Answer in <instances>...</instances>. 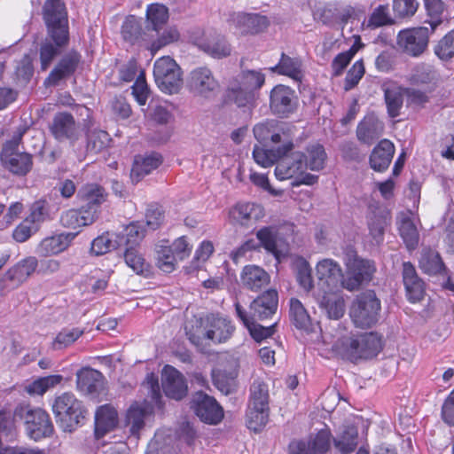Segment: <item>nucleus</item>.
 <instances>
[{"label":"nucleus","mask_w":454,"mask_h":454,"mask_svg":"<svg viewBox=\"0 0 454 454\" xmlns=\"http://www.w3.org/2000/svg\"><path fill=\"white\" fill-rule=\"evenodd\" d=\"M264 82L265 75L261 71L243 69L230 82L226 98L239 107L251 106L256 99V91Z\"/></svg>","instance_id":"obj_1"},{"label":"nucleus","mask_w":454,"mask_h":454,"mask_svg":"<svg viewBox=\"0 0 454 454\" xmlns=\"http://www.w3.org/2000/svg\"><path fill=\"white\" fill-rule=\"evenodd\" d=\"M51 410L57 425L64 431L72 433L82 424L87 411L81 400L72 392H64L53 399Z\"/></svg>","instance_id":"obj_2"},{"label":"nucleus","mask_w":454,"mask_h":454,"mask_svg":"<svg viewBox=\"0 0 454 454\" xmlns=\"http://www.w3.org/2000/svg\"><path fill=\"white\" fill-rule=\"evenodd\" d=\"M340 355L351 362L371 359L382 348L380 337L375 333H365L355 337L344 338L338 347Z\"/></svg>","instance_id":"obj_3"},{"label":"nucleus","mask_w":454,"mask_h":454,"mask_svg":"<svg viewBox=\"0 0 454 454\" xmlns=\"http://www.w3.org/2000/svg\"><path fill=\"white\" fill-rule=\"evenodd\" d=\"M381 303L374 291L368 290L356 296L350 308V317L356 326L370 328L380 317Z\"/></svg>","instance_id":"obj_4"},{"label":"nucleus","mask_w":454,"mask_h":454,"mask_svg":"<svg viewBox=\"0 0 454 454\" xmlns=\"http://www.w3.org/2000/svg\"><path fill=\"white\" fill-rule=\"evenodd\" d=\"M14 416L24 420L27 435L38 441L50 437L54 431L49 414L41 408L29 405H20L15 409Z\"/></svg>","instance_id":"obj_5"},{"label":"nucleus","mask_w":454,"mask_h":454,"mask_svg":"<svg viewBox=\"0 0 454 454\" xmlns=\"http://www.w3.org/2000/svg\"><path fill=\"white\" fill-rule=\"evenodd\" d=\"M153 76L156 84L164 92L176 93L183 84L182 70L169 56H163L155 61Z\"/></svg>","instance_id":"obj_6"},{"label":"nucleus","mask_w":454,"mask_h":454,"mask_svg":"<svg viewBox=\"0 0 454 454\" xmlns=\"http://www.w3.org/2000/svg\"><path fill=\"white\" fill-rule=\"evenodd\" d=\"M190 92L202 98H211L220 89V83L207 67L192 69L187 78L186 84Z\"/></svg>","instance_id":"obj_7"},{"label":"nucleus","mask_w":454,"mask_h":454,"mask_svg":"<svg viewBox=\"0 0 454 454\" xmlns=\"http://www.w3.org/2000/svg\"><path fill=\"white\" fill-rule=\"evenodd\" d=\"M347 272L345 278L342 279V288L348 291L358 290L364 283L372 280L375 272V266L372 262L358 258L354 255L346 262Z\"/></svg>","instance_id":"obj_8"},{"label":"nucleus","mask_w":454,"mask_h":454,"mask_svg":"<svg viewBox=\"0 0 454 454\" xmlns=\"http://www.w3.org/2000/svg\"><path fill=\"white\" fill-rule=\"evenodd\" d=\"M38 261L35 256H28L17 262L0 279V294L4 295L18 288L36 270Z\"/></svg>","instance_id":"obj_9"},{"label":"nucleus","mask_w":454,"mask_h":454,"mask_svg":"<svg viewBox=\"0 0 454 454\" xmlns=\"http://www.w3.org/2000/svg\"><path fill=\"white\" fill-rule=\"evenodd\" d=\"M43 16L47 33L69 35L67 14L61 0H46L43 8Z\"/></svg>","instance_id":"obj_10"},{"label":"nucleus","mask_w":454,"mask_h":454,"mask_svg":"<svg viewBox=\"0 0 454 454\" xmlns=\"http://www.w3.org/2000/svg\"><path fill=\"white\" fill-rule=\"evenodd\" d=\"M429 33L426 26L402 30L398 34L397 43L403 51L416 57L426 50Z\"/></svg>","instance_id":"obj_11"},{"label":"nucleus","mask_w":454,"mask_h":454,"mask_svg":"<svg viewBox=\"0 0 454 454\" xmlns=\"http://www.w3.org/2000/svg\"><path fill=\"white\" fill-rule=\"evenodd\" d=\"M193 43L214 59H221L231 54V44L223 35L215 31L203 33L200 37L194 38Z\"/></svg>","instance_id":"obj_12"},{"label":"nucleus","mask_w":454,"mask_h":454,"mask_svg":"<svg viewBox=\"0 0 454 454\" xmlns=\"http://www.w3.org/2000/svg\"><path fill=\"white\" fill-rule=\"evenodd\" d=\"M193 407L196 415L207 424L216 425L223 419V408L216 400L201 391L194 395Z\"/></svg>","instance_id":"obj_13"},{"label":"nucleus","mask_w":454,"mask_h":454,"mask_svg":"<svg viewBox=\"0 0 454 454\" xmlns=\"http://www.w3.org/2000/svg\"><path fill=\"white\" fill-rule=\"evenodd\" d=\"M69 35L47 33L39 48L41 69L46 71L68 44Z\"/></svg>","instance_id":"obj_14"},{"label":"nucleus","mask_w":454,"mask_h":454,"mask_svg":"<svg viewBox=\"0 0 454 454\" xmlns=\"http://www.w3.org/2000/svg\"><path fill=\"white\" fill-rule=\"evenodd\" d=\"M306 171V154L301 152L286 153L279 158L275 168V176L278 180L299 177Z\"/></svg>","instance_id":"obj_15"},{"label":"nucleus","mask_w":454,"mask_h":454,"mask_svg":"<svg viewBox=\"0 0 454 454\" xmlns=\"http://www.w3.org/2000/svg\"><path fill=\"white\" fill-rule=\"evenodd\" d=\"M270 108L279 117H288L296 108L294 91L285 85L275 86L270 97Z\"/></svg>","instance_id":"obj_16"},{"label":"nucleus","mask_w":454,"mask_h":454,"mask_svg":"<svg viewBox=\"0 0 454 454\" xmlns=\"http://www.w3.org/2000/svg\"><path fill=\"white\" fill-rule=\"evenodd\" d=\"M319 285H325L327 290L339 291L342 288V273L340 264L333 259L326 258L319 261L316 266Z\"/></svg>","instance_id":"obj_17"},{"label":"nucleus","mask_w":454,"mask_h":454,"mask_svg":"<svg viewBox=\"0 0 454 454\" xmlns=\"http://www.w3.org/2000/svg\"><path fill=\"white\" fill-rule=\"evenodd\" d=\"M162 387L166 395L175 400L186 396L188 386L184 375L171 365H165L161 375Z\"/></svg>","instance_id":"obj_18"},{"label":"nucleus","mask_w":454,"mask_h":454,"mask_svg":"<svg viewBox=\"0 0 454 454\" xmlns=\"http://www.w3.org/2000/svg\"><path fill=\"white\" fill-rule=\"evenodd\" d=\"M50 130L54 138L59 142L66 140L74 142L79 137V129L74 118L71 114L67 112L55 114L50 125Z\"/></svg>","instance_id":"obj_19"},{"label":"nucleus","mask_w":454,"mask_h":454,"mask_svg":"<svg viewBox=\"0 0 454 454\" xmlns=\"http://www.w3.org/2000/svg\"><path fill=\"white\" fill-rule=\"evenodd\" d=\"M253 131L254 137L261 144H268L270 141L275 145H285L286 140L292 141L289 134L285 131L284 126L276 120L260 122L254 127Z\"/></svg>","instance_id":"obj_20"},{"label":"nucleus","mask_w":454,"mask_h":454,"mask_svg":"<svg viewBox=\"0 0 454 454\" xmlns=\"http://www.w3.org/2000/svg\"><path fill=\"white\" fill-rule=\"evenodd\" d=\"M81 61V55L76 51L66 53L51 71L44 83L49 86H56L63 79H66L76 71Z\"/></svg>","instance_id":"obj_21"},{"label":"nucleus","mask_w":454,"mask_h":454,"mask_svg":"<svg viewBox=\"0 0 454 454\" xmlns=\"http://www.w3.org/2000/svg\"><path fill=\"white\" fill-rule=\"evenodd\" d=\"M229 22L241 34H257L266 29L270 21L266 16L258 13H232Z\"/></svg>","instance_id":"obj_22"},{"label":"nucleus","mask_w":454,"mask_h":454,"mask_svg":"<svg viewBox=\"0 0 454 454\" xmlns=\"http://www.w3.org/2000/svg\"><path fill=\"white\" fill-rule=\"evenodd\" d=\"M278 305V292L275 289H268L250 303L248 316L258 320L269 318L276 313Z\"/></svg>","instance_id":"obj_23"},{"label":"nucleus","mask_w":454,"mask_h":454,"mask_svg":"<svg viewBox=\"0 0 454 454\" xmlns=\"http://www.w3.org/2000/svg\"><path fill=\"white\" fill-rule=\"evenodd\" d=\"M76 387L83 395L96 396L104 388V376L97 370L82 368L76 373Z\"/></svg>","instance_id":"obj_24"},{"label":"nucleus","mask_w":454,"mask_h":454,"mask_svg":"<svg viewBox=\"0 0 454 454\" xmlns=\"http://www.w3.org/2000/svg\"><path fill=\"white\" fill-rule=\"evenodd\" d=\"M402 275L408 300L413 303L422 300L425 294V283L419 277L411 262H404L403 263Z\"/></svg>","instance_id":"obj_25"},{"label":"nucleus","mask_w":454,"mask_h":454,"mask_svg":"<svg viewBox=\"0 0 454 454\" xmlns=\"http://www.w3.org/2000/svg\"><path fill=\"white\" fill-rule=\"evenodd\" d=\"M0 159L6 169L16 176H24L33 168V157L25 152L1 153Z\"/></svg>","instance_id":"obj_26"},{"label":"nucleus","mask_w":454,"mask_h":454,"mask_svg":"<svg viewBox=\"0 0 454 454\" xmlns=\"http://www.w3.org/2000/svg\"><path fill=\"white\" fill-rule=\"evenodd\" d=\"M384 132V123L373 114H367L356 128L357 139L367 145H372Z\"/></svg>","instance_id":"obj_27"},{"label":"nucleus","mask_w":454,"mask_h":454,"mask_svg":"<svg viewBox=\"0 0 454 454\" xmlns=\"http://www.w3.org/2000/svg\"><path fill=\"white\" fill-rule=\"evenodd\" d=\"M270 282V274L257 265H247L240 273L241 286L251 291L259 292Z\"/></svg>","instance_id":"obj_28"},{"label":"nucleus","mask_w":454,"mask_h":454,"mask_svg":"<svg viewBox=\"0 0 454 454\" xmlns=\"http://www.w3.org/2000/svg\"><path fill=\"white\" fill-rule=\"evenodd\" d=\"M161 163L162 156L158 153L135 156L130 171L132 182H140L145 176L158 168Z\"/></svg>","instance_id":"obj_29"},{"label":"nucleus","mask_w":454,"mask_h":454,"mask_svg":"<svg viewBox=\"0 0 454 454\" xmlns=\"http://www.w3.org/2000/svg\"><path fill=\"white\" fill-rule=\"evenodd\" d=\"M234 306L238 317L248 329L251 336L255 341L261 342L264 339L271 337L274 334L275 325L268 327L258 325L255 323L257 319L248 316V312H247L238 301H235Z\"/></svg>","instance_id":"obj_30"},{"label":"nucleus","mask_w":454,"mask_h":454,"mask_svg":"<svg viewBox=\"0 0 454 454\" xmlns=\"http://www.w3.org/2000/svg\"><path fill=\"white\" fill-rule=\"evenodd\" d=\"M395 154V145L388 139H382L373 148L370 155V166L378 172L387 170Z\"/></svg>","instance_id":"obj_31"},{"label":"nucleus","mask_w":454,"mask_h":454,"mask_svg":"<svg viewBox=\"0 0 454 454\" xmlns=\"http://www.w3.org/2000/svg\"><path fill=\"white\" fill-rule=\"evenodd\" d=\"M117 411L110 404H105L98 408L95 414V436L97 439L103 437L112 431L117 425Z\"/></svg>","instance_id":"obj_32"},{"label":"nucleus","mask_w":454,"mask_h":454,"mask_svg":"<svg viewBox=\"0 0 454 454\" xmlns=\"http://www.w3.org/2000/svg\"><path fill=\"white\" fill-rule=\"evenodd\" d=\"M293 149V141L287 140L285 141V145L278 146L276 149H264L258 145H254L253 157L257 164L267 168L278 163L280 157L284 156L286 153L291 152Z\"/></svg>","instance_id":"obj_33"},{"label":"nucleus","mask_w":454,"mask_h":454,"mask_svg":"<svg viewBox=\"0 0 454 454\" xmlns=\"http://www.w3.org/2000/svg\"><path fill=\"white\" fill-rule=\"evenodd\" d=\"M74 233H61L43 239L36 248L39 255L49 256L66 250L74 239Z\"/></svg>","instance_id":"obj_34"},{"label":"nucleus","mask_w":454,"mask_h":454,"mask_svg":"<svg viewBox=\"0 0 454 454\" xmlns=\"http://www.w3.org/2000/svg\"><path fill=\"white\" fill-rule=\"evenodd\" d=\"M391 220L390 212L385 207H376L368 216V227L370 234L380 244L383 240L386 227Z\"/></svg>","instance_id":"obj_35"},{"label":"nucleus","mask_w":454,"mask_h":454,"mask_svg":"<svg viewBox=\"0 0 454 454\" xmlns=\"http://www.w3.org/2000/svg\"><path fill=\"white\" fill-rule=\"evenodd\" d=\"M256 238L259 241V243L256 244L257 248H264L267 251V253L271 254L272 255H274L278 262H280V258L283 255V254L278 249L279 233L278 227H262L257 231Z\"/></svg>","instance_id":"obj_36"},{"label":"nucleus","mask_w":454,"mask_h":454,"mask_svg":"<svg viewBox=\"0 0 454 454\" xmlns=\"http://www.w3.org/2000/svg\"><path fill=\"white\" fill-rule=\"evenodd\" d=\"M96 220V212L86 210L85 207L80 209H69L62 213L60 223L63 227L76 229L82 226H87Z\"/></svg>","instance_id":"obj_37"},{"label":"nucleus","mask_w":454,"mask_h":454,"mask_svg":"<svg viewBox=\"0 0 454 454\" xmlns=\"http://www.w3.org/2000/svg\"><path fill=\"white\" fill-rule=\"evenodd\" d=\"M301 444L304 446L306 454H325L330 448L331 433L329 430H321L308 442H294L289 445V452H293Z\"/></svg>","instance_id":"obj_38"},{"label":"nucleus","mask_w":454,"mask_h":454,"mask_svg":"<svg viewBox=\"0 0 454 454\" xmlns=\"http://www.w3.org/2000/svg\"><path fill=\"white\" fill-rule=\"evenodd\" d=\"M338 291L325 290L318 301L319 307L324 309L331 319H339L344 315V300L337 294Z\"/></svg>","instance_id":"obj_39"},{"label":"nucleus","mask_w":454,"mask_h":454,"mask_svg":"<svg viewBox=\"0 0 454 454\" xmlns=\"http://www.w3.org/2000/svg\"><path fill=\"white\" fill-rule=\"evenodd\" d=\"M208 321L210 328L205 334L208 340L221 343L226 341L232 334L234 327L231 325L230 320L212 316L208 317Z\"/></svg>","instance_id":"obj_40"},{"label":"nucleus","mask_w":454,"mask_h":454,"mask_svg":"<svg viewBox=\"0 0 454 454\" xmlns=\"http://www.w3.org/2000/svg\"><path fill=\"white\" fill-rule=\"evenodd\" d=\"M79 194L86 203L82 207H85L86 210L95 211L97 219L98 207L106 200V193L105 189L98 184H89L80 190Z\"/></svg>","instance_id":"obj_41"},{"label":"nucleus","mask_w":454,"mask_h":454,"mask_svg":"<svg viewBox=\"0 0 454 454\" xmlns=\"http://www.w3.org/2000/svg\"><path fill=\"white\" fill-rule=\"evenodd\" d=\"M398 230L407 248L409 250L416 248L419 245V234L410 214H400L398 216Z\"/></svg>","instance_id":"obj_42"},{"label":"nucleus","mask_w":454,"mask_h":454,"mask_svg":"<svg viewBox=\"0 0 454 454\" xmlns=\"http://www.w3.org/2000/svg\"><path fill=\"white\" fill-rule=\"evenodd\" d=\"M301 66V60L299 58H292L283 52L278 63L270 67V71L289 76L295 81H301L302 77Z\"/></svg>","instance_id":"obj_43"},{"label":"nucleus","mask_w":454,"mask_h":454,"mask_svg":"<svg viewBox=\"0 0 454 454\" xmlns=\"http://www.w3.org/2000/svg\"><path fill=\"white\" fill-rule=\"evenodd\" d=\"M148 411L145 404L138 403H132L127 410L125 416V426L133 435H137L145 427V419Z\"/></svg>","instance_id":"obj_44"},{"label":"nucleus","mask_w":454,"mask_h":454,"mask_svg":"<svg viewBox=\"0 0 454 454\" xmlns=\"http://www.w3.org/2000/svg\"><path fill=\"white\" fill-rule=\"evenodd\" d=\"M289 317L293 325L301 330L308 331L311 326V318L303 304L296 298L289 301Z\"/></svg>","instance_id":"obj_45"},{"label":"nucleus","mask_w":454,"mask_h":454,"mask_svg":"<svg viewBox=\"0 0 454 454\" xmlns=\"http://www.w3.org/2000/svg\"><path fill=\"white\" fill-rule=\"evenodd\" d=\"M293 270L299 285L306 292L311 291L314 284L309 263L303 257L297 256L293 261Z\"/></svg>","instance_id":"obj_46"},{"label":"nucleus","mask_w":454,"mask_h":454,"mask_svg":"<svg viewBox=\"0 0 454 454\" xmlns=\"http://www.w3.org/2000/svg\"><path fill=\"white\" fill-rule=\"evenodd\" d=\"M263 215V208L254 203H239L233 210L234 218L241 224L250 220H258Z\"/></svg>","instance_id":"obj_47"},{"label":"nucleus","mask_w":454,"mask_h":454,"mask_svg":"<svg viewBox=\"0 0 454 454\" xmlns=\"http://www.w3.org/2000/svg\"><path fill=\"white\" fill-rule=\"evenodd\" d=\"M237 373L223 370L213 371L212 379L215 387L223 394L229 395L236 390Z\"/></svg>","instance_id":"obj_48"},{"label":"nucleus","mask_w":454,"mask_h":454,"mask_svg":"<svg viewBox=\"0 0 454 454\" xmlns=\"http://www.w3.org/2000/svg\"><path fill=\"white\" fill-rule=\"evenodd\" d=\"M168 20V8L161 4H151L146 9L148 27L159 31Z\"/></svg>","instance_id":"obj_49"},{"label":"nucleus","mask_w":454,"mask_h":454,"mask_svg":"<svg viewBox=\"0 0 454 454\" xmlns=\"http://www.w3.org/2000/svg\"><path fill=\"white\" fill-rule=\"evenodd\" d=\"M269 401L270 395L268 385L261 380H254L250 387L248 406L270 408Z\"/></svg>","instance_id":"obj_50"},{"label":"nucleus","mask_w":454,"mask_h":454,"mask_svg":"<svg viewBox=\"0 0 454 454\" xmlns=\"http://www.w3.org/2000/svg\"><path fill=\"white\" fill-rule=\"evenodd\" d=\"M63 380V376L59 374L40 377L26 387V390L30 395H43L49 389L59 385Z\"/></svg>","instance_id":"obj_51"},{"label":"nucleus","mask_w":454,"mask_h":454,"mask_svg":"<svg viewBox=\"0 0 454 454\" xmlns=\"http://www.w3.org/2000/svg\"><path fill=\"white\" fill-rule=\"evenodd\" d=\"M63 380V376L59 374L40 377L26 387V390L30 395H43L49 389L59 385Z\"/></svg>","instance_id":"obj_52"},{"label":"nucleus","mask_w":454,"mask_h":454,"mask_svg":"<svg viewBox=\"0 0 454 454\" xmlns=\"http://www.w3.org/2000/svg\"><path fill=\"white\" fill-rule=\"evenodd\" d=\"M270 408L248 406L247 411V427L254 432L261 431L269 421Z\"/></svg>","instance_id":"obj_53"},{"label":"nucleus","mask_w":454,"mask_h":454,"mask_svg":"<svg viewBox=\"0 0 454 454\" xmlns=\"http://www.w3.org/2000/svg\"><path fill=\"white\" fill-rule=\"evenodd\" d=\"M419 268L427 275H437L445 270L440 254L434 251H427L421 254Z\"/></svg>","instance_id":"obj_54"},{"label":"nucleus","mask_w":454,"mask_h":454,"mask_svg":"<svg viewBox=\"0 0 454 454\" xmlns=\"http://www.w3.org/2000/svg\"><path fill=\"white\" fill-rule=\"evenodd\" d=\"M354 39L353 45L348 51L339 53L333 60L332 67L336 75L342 73L356 53L364 47L359 35H354Z\"/></svg>","instance_id":"obj_55"},{"label":"nucleus","mask_w":454,"mask_h":454,"mask_svg":"<svg viewBox=\"0 0 454 454\" xmlns=\"http://www.w3.org/2000/svg\"><path fill=\"white\" fill-rule=\"evenodd\" d=\"M327 155L320 144H313L307 147L306 169L319 171L324 168Z\"/></svg>","instance_id":"obj_56"},{"label":"nucleus","mask_w":454,"mask_h":454,"mask_svg":"<svg viewBox=\"0 0 454 454\" xmlns=\"http://www.w3.org/2000/svg\"><path fill=\"white\" fill-rule=\"evenodd\" d=\"M84 331L78 327L64 328L60 331L51 342V348L55 350L66 348L78 340Z\"/></svg>","instance_id":"obj_57"},{"label":"nucleus","mask_w":454,"mask_h":454,"mask_svg":"<svg viewBox=\"0 0 454 454\" xmlns=\"http://www.w3.org/2000/svg\"><path fill=\"white\" fill-rule=\"evenodd\" d=\"M425 8L429 20L425 24L429 25V30L433 33L442 22L443 3L441 0H424Z\"/></svg>","instance_id":"obj_58"},{"label":"nucleus","mask_w":454,"mask_h":454,"mask_svg":"<svg viewBox=\"0 0 454 454\" xmlns=\"http://www.w3.org/2000/svg\"><path fill=\"white\" fill-rule=\"evenodd\" d=\"M123 256L127 266L137 274H143L145 271H148L149 265L137 247L132 246L126 247Z\"/></svg>","instance_id":"obj_59"},{"label":"nucleus","mask_w":454,"mask_h":454,"mask_svg":"<svg viewBox=\"0 0 454 454\" xmlns=\"http://www.w3.org/2000/svg\"><path fill=\"white\" fill-rule=\"evenodd\" d=\"M110 141L107 132L101 129H89L87 132V151L98 153L105 149Z\"/></svg>","instance_id":"obj_60"},{"label":"nucleus","mask_w":454,"mask_h":454,"mask_svg":"<svg viewBox=\"0 0 454 454\" xmlns=\"http://www.w3.org/2000/svg\"><path fill=\"white\" fill-rule=\"evenodd\" d=\"M385 101L389 116L392 118L397 117L403 103V97L400 89L397 87L387 88L385 90Z\"/></svg>","instance_id":"obj_61"},{"label":"nucleus","mask_w":454,"mask_h":454,"mask_svg":"<svg viewBox=\"0 0 454 454\" xmlns=\"http://www.w3.org/2000/svg\"><path fill=\"white\" fill-rule=\"evenodd\" d=\"M123 39L129 43H135L142 36V27L140 20L133 16H128L121 26Z\"/></svg>","instance_id":"obj_62"},{"label":"nucleus","mask_w":454,"mask_h":454,"mask_svg":"<svg viewBox=\"0 0 454 454\" xmlns=\"http://www.w3.org/2000/svg\"><path fill=\"white\" fill-rule=\"evenodd\" d=\"M357 436V430L354 427H348L339 439H334V446L342 454H348L356 448Z\"/></svg>","instance_id":"obj_63"},{"label":"nucleus","mask_w":454,"mask_h":454,"mask_svg":"<svg viewBox=\"0 0 454 454\" xmlns=\"http://www.w3.org/2000/svg\"><path fill=\"white\" fill-rule=\"evenodd\" d=\"M117 245L114 234L106 232L92 240L90 252L97 256L103 255L111 250L115 249Z\"/></svg>","instance_id":"obj_64"}]
</instances>
